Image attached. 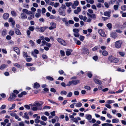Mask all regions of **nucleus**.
<instances>
[{
    "label": "nucleus",
    "instance_id": "f257e3e1",
    "mask_svg": "<svg viewBox=\"0 0 126 126\" xmlns=\"http://www.w3.org/2000/svg\"><path fill=\"white\" fill-rule=\"evenodd\" d=\"M43 104V103L40 101V102H35L33 104H30L29 105H25L24 107L27 110L30 109V107L31 109L33 111H36L37 110H41L42 108L41 106Z\"/></svg>",
    "mask_w": 126,
    "mask_h": 126
},
{
    "label": "nucleus",
    "instance_id": "f03ea898",
    "mask_svg": "<svg viewBox=\"0 0 126 126\" xmlns=\"http://www.w3.org/2000/svg\"><path fill=\"white\" fill-rule=\"evenodd\" d=\"M122 43V41L119 40L115 42V46L116 48H120Z\"/></svg>",
    "mask_w": 126,
    "mask_h": 126
},
{
    "label": "nucleus",
    "instance_id": "7ed1b4c3",
    "mask_svg": "<svg viewBox=\"0 0 126 126\" xmlns=\"http://www.w3.org/2000/svg\"><path fill=\"white\" fill-rule=\"evenodd\" d=\"M51 26L49 27L48 28L50 30H53L56 28V25L54 22H51L50 23Z\"/></svg>",
    "mask_w": 126,
    "mask_h": 126
},
{
    "label": "nucleus",
    "instance_id": "20e7f679",
    "mask_svg": "<svg viewBox=\"0 0 126 126\" xmlns=\"http://www.w3.org/2000/svg\"><path fill=\"white\" fill-rule=\"evenodd\" d=\"M57 40L59 43L63 45L66 46V43L65 41L61 38H58Z\"/></svg>",
    "mask_w": 126,
    "mask_h": 126
},
{
    "label": "nucleus",
    "instance_id": "39448f33",
    "mask_svg": "<svg viewBox=\"0 0 126 126\" xmlns=\"http://www.w3.org/2000/svg\"><path fill=\"white\" fill-rule=\"evenodd\" d=\"M73 32H74V35L76 37H78L79 34V31L77 29H74L73 30Z\"/></svg>",
    "mask_w": 126,
    "mask_h": 126
},
{
    "label": "nucleus",
    "instance_id": "423d86ee",
    "mask_svg": "<svg viewBox=\"0 0 126 126\" xmlns=\"http://www.w3.org/2000/svg\"><path fill=\"white\" fill-rule=\"evenodd\" d=\"M59 12L60 14L61 15L64 16L65 15V10L63 9L59 8Z\"/></svg>",
    "mask_w": 126,
    "mask_h": 126
},
{
    "label": "nucleus",
    "instance_id": "0eeeda50",
    "mask_svg": "<svg viewBox=\"0 0 126 126\" xmlns=\"http://www.w3.org/2000/svg\"><path fill=\"white\" fill-rule=\"evenodd\" d=\"M98 31V33L101 36L103 37L106 36V35L105 32L102 29H99Z\"/></svg>",
    "mask_w": 126,
    "mask_h": 126
},
{
    "label": "nucleus",
    "instance_id": "6e6552de",
    "mask_svg": "<svg viewBox=\"0 0 126 126\" xmlns=\"http://www.w3.org/2000/svg\"><path fill=\"white\" fill-rule=\"evenodd\" d=\"M19 17L22 19H24L27 18V16L25 14L22 13L21 14L20 16Z\"/></svg>",
    "mask_w": 126,
    "mask_h": 126
},
{
    "label": "nucleus",
    "instance_id": "1a4fd4ad",
    "mask_svg": "<svg viewBox=\"0 0 126 126\" xmlns=\"http://www.w3.org/2000/svg\"><path fill=\"white\" fill-rule=\"evenodd\" d=\"M9 22H11L12 23V27H14V26L15 24V23L14 20H13V18L12 17L9 18L8 20Z\"/></svg>",
    "mask_w": 126,
    "mask_h": 126
},
{
    "label": "nucleus",
    "instance_id": "9d476101",
    "mask_svg": "<svg viewBox=\"0 0 126 126\" xmlns=\"http://www.w3.org/2000/svg\"><path fill=\"white\" fill-rule=\"evenodd\" d=\"M9 17V14L7 13H4L3 15V18L5 20L7 19Z\"/></svg>",
    "mask_w": 126,
    "mask_h": 126
},
{
    "label": "nucleus",
    "instance_id": "9b49d317",
    "mask_svg": "<svg viewBox=\"0 0 126 126\" xmlns=\"http://www.w3.org/2000/svg\"><path fill=\"white\" fill-rule=\"evenodd\" d=\"M37 13H36L35 15L36 17L38 18L41 16V10L40 9L37 10Z\"/></svg>",
    "mask_w": 126,
    "mask_h": 126
},
{
    "label": "nucleus",
    "instance_id": "f8f14e48",
    "mask_svg": "<svg viewBox=\"0 0 126 126\" xmlns=\"http://www.w3.org/2000/svg\"><path fill=\"white\" fill-rule=\"evenodd\" d=\"M22 117L23 118H25L27 119L28 120L29 119V117L28 115V114L26 112H25L22 116Z\"/></svg>",
    "mask_w": 126,
    "mask_h": 126
},
{
    "label": "nucleus",
    "instance_id": "ddd939ff",
    "mask_svg": "<svg viewBox=\"0 0 126 126\" xmlns=\"http://www.w3.org/2000/svg\"><path fill=\"white\" fill-rule=\"evenodd\" d=\"M13 49L18 55H19L20 53V51L19 49L17 47H14Z\"/></svg>",
    "mask_w": 126,
    "mask_h": 126
},
{
    "label": "nucleus",
    "instance_id": "4468645a",
    "mask_svg": "<svg viewBox=\"0 0 126 126\" xmlns=\"http://www.w3.org/2000/svg\"><path fill=\"white\" fill-rule=\"evenodd\" d=\"M16 96V95L15 94L12 93L9 98L8 100L9 101H10L12 99L14 98Z\"/></svg>",
    "mask_w": 126,
    "mask_h": 126
},
{
    "label": "nucleus",
    "instance_id": "2eb2a0df",
    "mask_svg": "<svg viewBox=\"0 0 126 126\" xmlns=\"http://www.w3.org/2000/svg\"><path fill=\"white\" fill-rule=\"evenodd\" d=\"M94 80L95 83L97 84H102L101 81L99 79H94Z\"/></svg>",
    "mask_w": 126,
    "mask_h": 126
},
{
    "label": "nucleus",
    "instance_id": "dca6fc26",
    "mask_svg": "<svg viewBox=\"0 0 126 126\" xmlns=\"http://www.w3.org/2000/svg\"><path fill=\"white\" fill-rule=\"evenodd\" d=\"M111 12L110 11H106L104 13V14L105 16L110 17V16Z\"/></svg>",
    "mask_w": 126,
    "mask_h": 126
},
{
    "label": "nucleus",
    "instance_id": "f3484780",
    "mask_svg": "<svg viewBox=\"0 0 126 126\" xmlns=\"http://www.w3.org/2000/svg\"><path fill=\"white\" fill-rule=\"evenodd\" d=\"M79 18L81 20H83V21H85L87 19V17L85 16H83L82 15H79Z\"/></svg>",
    "mask_w": 126,
    "mask_h": 126
},
{
    "label": "nucleus",
    "instance_id": "a211bd4d",
    "mask_svg": "<svg viewBox=\"0 0 126 126\" xmlns=\"http://www.w3.org/2000/svg\"><path fill=\"white\" fill-rule=\"evenodd\" d=\"M72 50L71 49H67V50L66 51V54L67 56H69L71 54V52H72Z\"/></svg>",
    "mask_w": 126,
    "mask_h": 126
},
{
    "label": "nucleus",
    "instance_id": "6ab92c4d",
    "mask_svg": "<svg viewBox=\"0 0 126 126\" xmlns=\"http://www.w3.org/2000/svg\"><path fill=\"white\" fill-rule=\"evenodd\" d=\"M73 84L74 85H76L80 82V80H73Z\"/></svg>",
    "mask_w": 126,
    "mask_h": 126
},
{
    "label": "nucleus",
    "instance_id": "aec40b11",
    "mask_svg": "<svg viewBox=\"0 0 126 126\" xmlns=\"http://www.w3.org/2000/svg\"><path fill=\"white\" fill-rule=\"evenodd\" d=\"M48 28V27L46 26L40 28V30L39 32H44L46 29Z\"/></svg>",
    "mask_w": 126,
    "mask_h": 126
},
{
    "label": "nucleus",
    "instance_id": "412c9836",
    "mask_svg": "<svg viewBox=\"0 0 126 126\" xmlns=\"http://www.w3.org/2000/svg\"><path fill=\"white\" fill-rule=\"evenodd\" d=\"M16 33L17 35H21V33L19 29H17L15 30Z\"/></svg>",
    "mask_w": 126,
    "mask_h": 126
},
{
    "label": "nucleus",
    "instance_id": "4be33fe9",
    "mask_svg": "<svg viewBox=\"0 0 126 126\" xmlns=\"http://www.w3.org/2000/svg\"><path fill=\"white\" fill-rule=\"evenodd\" d=\"M111 36L114 39H115L117 37V34L115 33L112 32L110 34Z\"/></svg>",
    "mask_w": 126,
    "mask_h": 126
},
{
    "label": "nucleus",
    "instance_id": "5701e85b",
    "mask_svg": "<svg viewBox=\"0 0 126 126\" xmlns=\"http://www.w3.org/2000/svg\"><path fill=\"white\" fill-rule=\"evenodd\" d=\"M7 65L5 64H2L0 66V69L3 70L4 68H6L7 66Z\"/></svg>",
    "mask_w": 126,
    "mask_h": 126
},
{
    "label": "nucleus",
    "instance_id": "b1692460",
    "mask_svg": "<svg viewBox=\"0 0 126 126\" xmlns=\"http://www.w3.org/2000/svg\"><path fill=\"white\" fill-rule=\"evenodd\" d=\"M40 87V85L39 83L37 82L35 83L34 85V88L37 89L38 88Z\"/></svg>",
    "mask_w": 126,
    "mask_h": 126
},
{
    "label": "nucleus",
    "instance_id": "393cba45",
    "mask_svg": "<svg viewBox=\"0 0 126 126\" xmlns=\"http://www.w3.org/2000/svg\"><path fill=\"white\" fill-rule=\"evenodd\" d=\"M118 5H115L113 6V9L115 11H116L119 8V3H118Z\"/></svg>",
    "mask_w": 126,
    "mask_h": 126
},
{
    "label": "nucleus",
    "instance_id": "a878e982",
    "mask_svg": "<svg viewBox=\"0 0 126 126\" xmlns=\"http://www.w3.org/2000/svg\"><path fill=\"white\" fill-rule=\"evenodd\" d=\"M82 105V104L80 102H79L76 104L75 106L77 107H80Z\"/></svg>",
    "mask_w": 126,
    "mask_h": 126
},
{
    "label": "nucleus",
    "instance_id": "bb28decb",
    "mask_svg": "<svg viewBox=\"0 0 126 126\" xmlns=\"http://www.w3.org/2000/svg\"><path fill=\"white\" fill-rule=\"evenodd\" d=\"M102 125L103 126H113L112 124L108 123L103 124H102Z\"/></svg>",
    "mask_w": 126,
    "mask_h": 126
},
{
    "label": "nucleus",
    "instance_id": "cd10ccee",
    "mask_svg": "<svg viewBox=\"0 0 126 126\" xmlns=\"http://www.w3.org/2000/svg\"><path fill=\"white\" fill-rule=\"evenodd\" d=\"M11 13L12 15L14 16L15 17L17 15V14L16 12L14 11H12Z\"/></svg>",
    "mask_w": 126,
    "mask_h": 126
},
{
    "label": "nucleus",
    "instance_id": "c85d7f7f",
    "mask_svg": "<svg viewBox=\"0 0 126 126\" xmlns=\"http://www.w3.org/2000/svg\"><path fill=\"white\" fill-rule=\"evenodd\" d=\"M28 29L29 30L31 31H33L34 29V27L33 26H29Z\"/></svg>",
    "mask_w": 126,
    "mask_h": 126
},
{
    "label": "nucleus",
    "instance_id": "c756f323",
    "mask_svg": "<svg viewBox=\"0 0 126 126\" xmlns=\"http://www.w3.org/2000/svg\"><path fill=\"white\" fill-rule=\"evenodd\" d=\"M6 30L5 29L3 30L2 32V34L3 36H5L6 34Z\"/></svg>",
    "mask_w": 126,
    "mask_h": 126
},
{
    "label": "nucleus",
    "instance_id": "7c9ffc66",
    "mask_svg": "<svg viewBox=\"0 0 126 126\" xmlns=\"http://www.w3.org/2000/svg\"><path fill=\"white\" fill-rule=\"evenodd\" d=\"M107 26L110 30H111L112 28V25L110 23L108 24L107 25Z\"/></svg>",
    "mask_w": 126,
    "mask_h": 126
},
{
    "label": "nucleus",
    "instance_id": "2f4dec72",
    "mask_svg": "<svg viewBox=\"0 0 126 126\" xmlns=\"http://www.w3.org/2000/svg\"><path fill=\"white\" fill-rule=\"evenodd\" d=\"M114 57L112 56H110L108 58L110 62H112L114 58Z\"/></svg>",
    "mask_w": 126,
    "mask_h": 126
},
{
    "label": "nucleus",
    "instance_id": "473e14b6",
    "mask_svg": "<svg viewBox=\"0 0 126 126\" xmlns=\"http://www.w3.org/2000/svg\"><path fill=\"white\" fill-rule=\"evenodd\" d=\"M121 9L123 11H125L126 10V5H124L122 6L121 7Z\"/></svg>",
    "mask_w": 126,
    "mask_h": 126
},
{
    "label": "nucleus",
    "instance_id": "72a5a7b5",
    "mask_svg": "<svg viewBox=\"0 0 126 126\" xmlns=\"http://www.w3.org/2000/svg\"><path fill=\"white\" fill-rule=\"evenodd\" d=\"M119 122V119H113L112 120V123H117Z\"/></svg>",
    "mask_w": 126,
    "mask_h": 126
},
{
    "label": "nucleus",
    "instance_id": "f704fd0d",
    "mask_svg": "<svg viewBox=\"0 0 126 126\" xmlns=\"http://www.w3.org/2000/svg\"><path fill=\"white\" fill-rule=\"evenodd\" d=\"M108 54V52L106 50H104L102 52V54L104 56H107Z\"/></svg>",
    "mask_w": 126,
    "mask_h": 126
},
{
    "label": "nucleus",
    "instance_id": "c9c22d12",
    "mask_svg": "<svg viewBox=\"0 0 126 126\" xmlns=\"http://www.w3.org/2000/svg\"><path fill=\"white\" fill-rule=\"evenodd\" d=\"M55 118L56 119H52V123H54L56 122V119H57L58 120V118L57 117H55Z\"/></svg>",
    "mask_w": 126,
    "mask_h": 126
},
{
    "label": "nucleus",
    "instance_id": "e433bc0d",
    "mask_svg": "<svg viewBox=\"0 0 126 126\" xmlns=\"http://www.w3.org/2000/svg\"><path fill=\"white\" fill-rule=\"evenodd\" d=\"M41 119L44 121H46L47 120V118L46 117L44 116H43L41 117Z\"/></svg>",
    "mask_w": 126,
    "mask_h": 126
},
{
    "label": "nucleus",
    "instance_id": "4c0bfd02",
    "mask_svg": "<svg viewBox=\"0 0 126 126\" xmlns=\"http://www.w3.org/2000/svg\"><path fill=\"white\" fill-rule=\"evenodd\" d=\"M66 5L68 7L70 6L72 4L71 2H67L65 3Z\"/></svg>",
    "mask_w": 126,
    "mask_h": 126
},
{
    "label": "nucleus",
    "instance_id": "58836bf2",
    "mask_svg": "<svg viewBox=\"0 0 126 126\" xmlns=\"http://www.w3.org/2000/svg\"><path fill=\"white\" fill-rule=\"evenodd\" d=\"M46 79L50 81H52L53 80V79L51 77L47 76L46 77Z\"/></svg>",
    "mask_w": 126,
    "mask_h": 126
},
{
    "label": "nucleus",
    "instance_id": "ea45409f",
    "mask_svg": "<svg viewBox=\"0 0 126 126\" xmlns=\"http://www.w3.org/2000/svg\"><path fill=\"white\" fill-rule=\"evenodd\" d=\"M59 8L62 9H63V10H65L66 9V6L64 4H62L61 7H60Z\"/></svg>",
    "mask_w": 126,
    "mask_h": 126
},
{
    "label": "nucleus",
    "instance_id": "a19ab883",
    "mask_svg": "<svg viewBox=\"0 0 126 126\" xmlns=\"http://www.w3.org/2000/svg\"><path fill=\"white\" fill-rule=\"evenodd\" d=\"M28 10L26 9H23L22 10L23 13H25L27 14Z\"/></svg>",
    "mask_w": 126,
    "mask_h": 126
},
{
    "label": "nucleus",
    "instance_id": "79ce46f5",
    "mask_svg": "<svg viewBox=\"0 0 126 126\" xmlns=\"http://www.w3.org/2000/svg\"><path fill=\"white\" fill-rule=\"evenodd\" d=\"M84 37L83 36L80 35L79 37V39L81 41H82L84 39Z\"/></svg>",
    "mask_w": 126,
    "mask_h": 126
},
{
    "label": "nucleus",
    "instance_id": "37998d69",
    "mask_svg": "<svg viewBox=\"0 0 126 126\" xmlns=\"http://www.w3.org/2000/svg\"><path fill=\"white\" fill-rule=\"evenodd\" d=\"M91 17L94 20L96 18V15L94 14H93L91 15Z\"/></svg>",
    "mask_w": 126,
    "mask_h": 126
},
{
    "label": "nucleus",
    "instance_id": "c03bdc74",
    "mask_svg": "<svg viewBox=\"0 0 126 126\" xmlns=\"http://www.w3.org/2000/svg\"><path fill=\"white\" fill-rule=\"evenodd\" d=\"M114 101L113 100H108L107 101V103L108 104H111L112 103H114Z\"/></svg>",
    "mask_w": 126,
    "mask_h": 126
},
{
    "label": "nucleus",
    "instance_id": "a18cd8bd",
    "mask_svg": "<svg viewBox=\"0 0 126 126\" xmlns=\"http://www.w3.org/2000/svg\"><path fill=\"white\" fill-rule=\"evenodd\" d=\"M15 118L17 119V120L19 121H21V118H19V117L18 116L16 115L15 116Z\"/></svg>",
    "mask_w": 126,
    "mask_h": 126
},
{
    "label": "nucleus",
    "instance_id": "49530a36",
    "mask_svg": "<svg viewBox=\"0 0 126 126\" xmlns=\"http://www.w3.org/2000/svg\"><path fill=\"white\" fill-rule=\"evenodd\" d=\"M23 56L24 57H29L30 56H28L27 54V53L25 52H23Z\"/></svg>",
    "mask_w": 126,
    "mask_h": 126
},
{
    "label": "nucleus",
    "instance_id": "de8ad7c7",
    "mask_svg": "<svg viewBox=\"0 0 126 126\" xmlns=\"http://www.w3.org/2000/svg\"><path fill=\"white\" fill-rule=\"evenodd\" d=\"M75 6H77L79 4V2L78 0L75 1L73 3Z\"/></svg>",
    "mask_w": 126,
    "mask_h": 126
},
{
    "label": "nucleus",
    "instance_id": "09e8293b",
    "mask_svg": "<svg viewBox=\"0 0 126 126\" xmlns=\"http://www.w3.org/2000/svg\"><path fill=\"white\" fill-rule=\"evenodd\" d=\"M92 118V116L91 115H88L87 116L86 118L89 120H90Z\"/></svg>",
    "mask_w": 126,
    "mask_h": 126
},
{
    "label": "nucleus",
    "instance_id": "8fccbe9b",
    "mask_svg": "<svg viewBox=\"0 0 126 126\" xmlns=\"http://www.w3.org/2000/svg\"><path fill=\"white\" fill-rule=\"evenodd\" d=\"M16 106V104H12V106L11 108H9V109L10 110H12L14 109L15 108V107Z\"/></svg>",
    "mask_w": 126,
    "mask_h": 126
},
{
    "label": "nucleus",
    "instance_id": "3c124183",
    "mask_svg": "<svg viewBox=\"0 0 126 126\" xmlns=\"http://www.w3.org/2000/svg\"><path fill=\"white\" fill-rule=\"evenodd\" d=\"M60 93L61 94L66 95L67 94V92L66 91H63L61 92Z\"/></svg>",
    "mask_w": 126,
    "mask_h": 126
},
{
    "label": "nucleus",
    "instance_id": "603ef678",
    "mask_svg": "<svg viewBox=\"0 0 126 126\" xmlns=\"http://www.w3.org/2000/svg\"><path fill=\"white\" fill-rule=\"evenodd\" d=\"M14 31H10L9 32V34L11 35L12 36L14 34Z\"/></svg>",
    "mask_w": 126,
    "mask_h": 126
},
{
    "label": "nucleus",
    "instance_id": "864d4df0",
    "mask_svg": "<svg viewBox=\"0 0 126 126\" xmlns=\"http://www.w3.org/2000/svg\"><path fill=\"white\" fill-rule=\"evenodd\" d=\"M72 84H73V80L70 81L67 83V86H70Z\"/></svg>",
    "mask_w": 126,
    "mask_h": 126
},
{
    "label": "nucleus",
    "instance_id": "5fc2aeb1",
    "mask_svg": "<svg viewBox=\"0 0 126 126\" xmlns=\"http://www.w3.org/2000/svg\"><path fill=\"white\" fill-rule=\"evenodd\" d=\"M60 6V4L59 3L56 2L54 6L56 8Z\"/></svg>",
    "mask_w": 126,
    "mask_h": 126
},
{
    "label": "nucleus",
    "instance_id": "6e6d98bb",
    "mask_svg": "<svg viewBox=\"0 0 126 126\" xmlns=\"http://www.w3.org/2000/svg\"><path fill=\"white\" fill-rule=\"evenodd\" d=\"M26 32L28 36L30 37L29 36L31 33L30 31L29 30H27Z\"/></svg>",
    "mask_w": 126,
    "mask_h": 126
},
{
    "label": "nucleus",
    "instance_id": "4d7b16f0",
    "mask_svg": "<svg viewBox=\"0 0 126 126\" xmlns=\"http://www.w3.org/2000/svg\"><path fill=\"white\" fill-rule=\"evenodd\" d=\"M19 126H24L25 125L23 122H21L19 124Z\"/></svg>",
    "mask_w": 126,
    "mask_h": 126
},
{
    "label": "nucleus",
    "instance_id": "13d9d810",
    "mask_svg": "<svg viewBox=\"0 0 126 126\" xmlns=\"http://www.w3.org/2000/svg\"><path fill=\"white\" fill-rule=\"evenodd\" d=\"M30 44L32 45V46H34V42L32 40H31L30 41Z\"/></svg>",
    "mask_w": 126,
    "mask_h": 126
},
{
    "label": "nucleus",
    "instance_id": "bf43d9fd",
    "mask_svg": "<svg viewBox=\"0 0 126 126\" xmlns=\"http://www.w3.org/2000/svg\"><path fill=\"white\" fill-rule=\"evenodd\" d=\"M118 61V59L115 58H114L113 61L112 62L114 63H116Z\"/></svg>",
    "mask_w": 126,
    "mask_h": 126
},
{
    "label": "nucleus",
    "instance_id": "052dcab7",
    "mask_svg": "<svg viewBox=\"0 0 126 126\" xmlns=\"http://www.w3.org/2000/svg\"><path fill=\"white\" fill-rule=\"evenodd\" d=\"M84 88L86 89L90 90L91 89L90 87L88 86H86L84 87Z\"/></svg>",
    "mask_w": 126,
    "mask_h": 126
},
{
    "label": "nucleus",
    "instance_id": "680f3d73",
    "mask_svg": "<svg viewBox=\"0 0 126 126\" xmlns=\"http://www.w3.org/2000/svg\"><path fill=\"white\" fill-rule=\"evenodd\" d=\"M46 41L44 40H43V41L42 42V44L41 46H43L44 45H45L46 44Z\"/></svg>",
    "mask_w": 126,
    "mask_h": 126
},
{
    "label": "nucleus",
    "instance_id": "e2e57ef3",
    "mask_svg": "<svg viewBox=\"0 0 126 126\" xmlns=\"http://www.w3.org/2000/svg\"><path fill=\"white\" fill-rule=\"evenodd\" d=\"M60 52L61 56H64L65 55V53L64 51L61 50Z\"/></svg>",
    "mask_w": 126,
    "mask_h": 126
},
{
    "label": "nucleus",
    "instance_id": "0e129e2a",
    "mask_svg": "<svg viewBox=\"0 0 126 126\" xmlns=\"http://www.w3.org/2000/svg\"><path fill=\"white\" fill-rule=\"evenodd\" d=\"M14 66L16 67H18L19 68H20L21 66L18 63H15L14 64Z\"/></svg>",
    "mask_w": 126,
    "mask_h": 126
},
{
    "label": "nucleus",
    "instance_id": "69168bd1",
    "mask_svg": "<svg viewBox=\"0 0 126 126\" xmlns=\"http://www.w3.org/2000/svg\"><path fill=\"white\" fill-rule=\"evenodd\" d=\"M74 94L75 95H78L79 94V92L77 91H75L74 92Z\"/></svg>",
    "mask_w": 126,
    "mask_h": 126
},
{
    "label": "nucleus",
    "instance_id": "338daca9",
    "mask_svg": "<svg viewBox=\"0 0 126 126\" xmlns=\"http://www.w3.org/2000/svg\"><path fill=\"white\" fill-rule=\"evenodd\" d=\"M42 12L43 14H44L46 12V10L44 8H43L42 9Z\"/></svg>",
    "mask_w": 126,
    "mask_h": 126
},
{
    "label": "nucleus",
    "instance_id": "774afa93",
    "mask_svg": "<svg viewBox=\"0 0 126 126\" xmlns=\"http://www.w3.org/2000/svg\"><path fill=\"white\" fill-rule=\"evenodd\" d=\"M91 7L92 9H94L95 10H97L96 7L95 5H92L91 6Z\"/></svg>",
    "mask_w": 126,
    "mask_h": 126
}]
</instances>
